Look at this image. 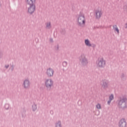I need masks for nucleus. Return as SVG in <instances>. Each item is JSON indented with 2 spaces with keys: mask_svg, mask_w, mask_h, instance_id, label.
Masks as SVG:
<instances>
[{
  "mask_svg": "<svg viewBox=\"0 0 127 127\" xmlns=\"http://www.w3.org/2000/svg\"><path fill=\"white\" fill-rule=\"evenodd\" d=\"M127 97L124 96L119 97L118 100L117 101V104L120 109L126 110V109H127Z\"/></svg>",
  "mask_w": 127,
  "mask_h": 127,
  "instance_id": "nucleus-1",
  "label": "nucleus"
},
{
  "mask_svg": "<svg viewBox=\"0 0 127 127\" xmlns=\"http://www.w3.org/2000/svg\"><path fill=\"white\" fill-rule=\"evenodd\" d=\"M77 24L80 27H84L86 25V18L84 14L80 13L77 18Z\"/></svg>",
  "mask_w": 127,
  "mask_h": 127,
  "instance_id": "nucleus-2",
  "label": "nucleus"
},
{
  "mask_svg": "<svg viewBox=\"0 0 127 127\" xmlns=\"http://www.w3.org/2000/svg\"><path fill=\"white\" fill-rule=\"evenodd\" d=\"M45 86L47 88V91H50L52 90L54 86L53 80L51 79H47L45 81Z\"/></svg>",
  "mask_w": 127,
  "mask_h": 127,
  "instance_id": "nucleus-3",
  "label": "nucleus"
},
{
  "mask_svg": "<svg viewBox=\"0 0 127 127\" xmlns=\"http://www.w3.org/2000/svg\"><path fill=\"white\" fill-rule=\"evenodd\" d=\"M96 65L98 68H105L106 66V60L104 58H99L96 61Z\"/></svg>",
  "mask_w": 127,
  "mask_h": 127,
  "instance_id": "nucleus-4",
  "label": "nucleus"
},
{
  "mask_svg": "<svg viewBox=\"0 0 127 127\" xmlns=\"http://www.w3.org/2000/svg\"><path fill=\"white\" fill-rule=\"evenodd\" d=\"M79 60L82 66H87L88 65V59H87L85 55L82 54L79 58Z\"/></svg>",
  "mask_w": 127,
  "mask_h": 127,
  "instance_id": "nucleus-5",
  "label": "nucleus"
},
{
  "mask_svg": "<svg viewBox=\"0 0 127 127\" xmlns=\"http://www.w3.org/2000/svg\"><path fill=\"white\" fill-rule=\"evenodd\" d=\"M31 85V83H30L29 79H26L23 81L22 87L25 89V90H28V89L30 88Z\"/></svg>",
  "mask_w": 127,
  "mask_h": 127,
  "instance_id": "nucleus-6",
  "label": "nucleus"
},
{
  "mask_svg": "<svg viewBox=\"0 0 127 127\" xmlns=\"http://www.w3.org/2000/svg\"><path fill=\"white\" fill-rule=\"evenodd\" d=\"M28 7L27 12L29 14H33L36 10V6L35 5H29Z\"/></svg>",
  "mask_w": 127,
  "mask_h": 127,
  "instance_id": "nucleus-7",
  "label": "nucleus"
},
{
  "mask_svg": "<svg viewBox=\"0 0 127 127\" xmlns=\"http://www.w3.org/2000/svg\"><path fill=\"white\" fill-rule=\"evenodd\" d=\"M46 74L48 77H53L54 75V69L51 67H49L46 69Z\"/></svg>",
  "mask_w": 127,
  "mask_h": 127,
  "instance_id": "nucleus-8",
  "label": "nucleus"
},
{
  "mask_svg": "<svg viewBox=\"0 0 127 127\" xmlns=\"http://www.w3.org/2000/svg\"><path fill=\"white\" fill-rule=\"evenodd\" d=\"M95 13L96 19H100L103 15V11L101 9H96L95 10Z\"/></svg>",
  "mask_w": 127,
  "mask_h": 127,
  "instance_id": "nucleus-9",
  "label": "nucleus"
},
{
  "mask_svg": "<svg viewBox=\"0 0 127 127\" xmlns=\"http://www.w3.org/2000/svg\"><path fill=\"white\" fill-rule=\"evenodd\" d=\"M119 127H127V120L126 119H121L118 123Z\"/></svg>",
  "mask_w": 127,
  "mask_h": 127,
  "instance_id": "nucleus-10",
  "label": "nucleus"
},
{
  "mask_svg": "<svg viewBox=\"0 0 127 127\" xmlns=\"http://www.w3.org/2000/svg\"><path fill=\"white\" fill-rule=\"evenodd\" d=\"M108 84H109V81L107 80L104 79L102 80L101 83L102 88L103 89H107V88H108Z\"/></svg>",
  "mask_w": 127,
  "mask_h": 127,
  "instance_id": "nucleus-11",
  "label": "nucleus"
},
{
  "mask_svg": "<svg viewBox=\"0 0 127 127\" xmlns=\"http://www.w3.org/2000/svg\"><path fill=\"white\" fill-rule=\"evenodd\" d=\"M26 1L28 5H35L36 0H26Z\"/></svg>",
  "mask_w": 127,
  "mask_h": 127,
  "instance_id": "nucleus-12",
  "label": "nucleus"
},
{
  "mask_svg": "<svg viewBox=\"0 0 127 127\" xmlns=\"http://www.w3.org/2000/svg\"><path fill=\"white\" fill-rule=\"evenodd\" d=\"M46 29H51L52 26L51 25V22L49 21L45 23Z\"/></svg>",
  "mask_w": 127,
  "mask_h": 127,
  "instance_id": "nucleus-13",
  "label": "nucleus"
},
{
  "mask_svg": "<svg viewBox=\"0 0 127 127\" xmlns=\"http://www.w3.org/2000/svg\"><path fill=\"white\" fill-rule=\"evenodd\" d=\"M55 127H62V123L60 120L58 121L55 124Z\"/></svg>",
  "mask_w": 127,
  "mask_h": 127,
  "instance_id": "nucleus-14",
  "label": "nucleus"
},
{
  "mask_svg": "<svg viewBox=\"0 0 127 127\" xmlns=\"http://www.w3.org/2000/svg\"><path fill=\"white\" fill-rule=\"evenodd\" d=\"M113 28L114 31L117 32V34H120V30H119V28H118L117 25H114Z\"/></svg>",
  "mask_w": 127,
  "mask_h": 127,
  "instance_id": "nucleus-15",
  "label": "nucleus"
},
{
  "mask_svg": "<svg viewBox=\"0 0 127 127\" xmlns=\"http://www.w3.org/2000/svg\"><path fill=\"white\" fill-rule=\"evenodd\" d=\"M37 110V105H36V104L34 103L32 105V111L33 112H36Z\"/></svg>",
  "mask_w": 127,
  "mask_h": 127,
  "instance_id": "nucleus-16",
  "label": "nucleus"
},
{
  "mask_svg": "<svg viewBox=\"0 0 127 127\" xmlns=\"http://www.w3.org/2000/svg\"><path fill=\"white\" fill-rule=\"evenodd\" d=\"M85 43L86 46H88V47H91V46H92V44L90 43V40H89V39L85 40Z\"/></svg>",
  "mask_w": 127,
  "mask_h": 127,
  "instance_id": "nucleus-17",
  "label": "nucleus"
},
{
  "mask_svg": "<svg viewBox=\"0 0 127 127\" xmlns=\"http://www.w3.org/2000/svg\"><path fill=\"white\" fill-rule=\"evenodd\" d=\"M67 65H68V63H67V62L66 61H64L62 63V66L63 67H64V68H66V67H67Z\"/></svg>",
  "mask_w": 127,
  "mask_h": 127,
  "instance_id": "nucleus-18",
  "label": "nucleus"
},
{
  "mask_svg": "<svg viewBox=\"0 0 127 127\" xmlns=\"http://www.w3.org/2000/svg\"><path fill=\"white\" fill-rule=\"evenodd\" d=\"M96 109H97L98 110H101V109H102L101 104L100 103H98L96 105Z\"/></svg>",
  "mask_w": 127,
  "mask_h": 127,
  "instance_id": "nucleus-19",
  "label": "nucleus"
},
{
  "mask_svg": "<svg viewBox=\"0 0 127 127\" xmlns=\"http://www.w3.org/2000/svg\"><path fill=\"white\" fill-rule=\"evenodd\" d=\"M4 108L5 109V110H9V104H5V105H4Z\"/></svg>",
  "mask_w": 127,
  "mask_h": 127,
  "instance_id": "nucleus-20",
  "label": "nucleus"
},
{
  "mask_svg": "<svg viewBox=\"0 0 127 127\" xmlns=\"http://www.w3.org/2000/svg\"><path fill=\"white\" fill-rule=\"evenodd\" d=\"M61 33L62 34H65V33H66V31H65V29H62L61 30Z\"/></svg>",
  "mask_w": 127,
  "mask_h": 127,
  "instance_id": "nucleus-21",
  "label": "nucleus"
},
{
  "mask_svg": "<svg viewBox=\"0 0 127 127\" xmlns=\"http://www.w3.org/2000/svg\"><path fill=\"white\" fill-rule=\"evenodd\" d=\"M109 100H110L111 101H113V100H114V94H111L109 96Z\"/></svg>",
  "mask_w": 127,
  "mask_h": 127,
  "instance_id": "nucleus-22",
  "label": "nucleus"
},
{
  "mask_svg": "<svg viewBox=\"0 0 127 127\" xmlns=\"http://www.w3.org/2000/svg\"><path fill=\"white\" fill-rule=\"evenodd\" d=\"M121 79H124L125 78V74L122 73L121 75Z\"/></svg>",
  "mask_w": 127,
  "mask_h": 127,
  "instance_id": "nucleus-23",
  "label": "nucleus"
},
{
  "mask_svg": "<svg viewBox=\"0 0 127 127\" xmlns=\"http://www.w3.org/2000/svg\"><path fill=\"white\" fill-rule=\"evenodd\" d=\"M111 102H112V100H110V99H109V100L107 101L108 105H111Z\"/></svg>",
  "mask_w": 127,
  "mask_h": 127,
  "instance_id": "nucleus-24",
  "label": "nucleus"
},
{
  "mask_svg": "<svg viewBox=\"0 0 127 127\" xmlns=\"http://www.w3.org/2000/svg\"><path fill=\"white\" fill-rule=\"evenodd\" d=\"M124 8L127 11V4L124 6Z\"/></svg>",
  "mask_w": 127,
  "mask_h": 127,
  "instance_id": "nucleus-25",
  "label": "nucleus"
},
{
  "mask_svg": "<svg viewBox=\"0 0 127 127\" xmlns=\"http://www.w3.org/2000/svg\"><path fill=\"white\" fill-rule=\"evenodd\" d=\"M14 70V65H11V71H13Z\"/></svg>",
  "mask_w": 127,
  "mask_h": 127,
  "instance_id": "nucleus-26",
  "label": "nucleus"
},
{
  "mask_svg": "<svg viewBox=\"0 0 127 127\" xmlns=\"http://www.w3.org/2000/svg\"><path fill=\"white\" fill-rule=\"evenodd\" d=\"M91 47H93V48H95L96 47V45L94 44H91Z\"/></svg>",
  "mask_w": 127,
  "mask_h": 127,
  "instance_id": "nucleus-27",
  "label": "nucleus"
},
{
  "mask_svg": "<svg viewBox=\"0 0 127 127\" xmlns=\"http://www.w3.org/2000/svg\"><path fill=\"white\" fill-rule=\"evenodd\" d=\"M50 114L52 115H53V114H54V112L53 111V110H51L50 111Z\"/></svg>",
  "mask_w": 127,
  "mask_h": 127,
  "instance_id": "nucleus-28",
  "label": "nucleus"
},
{
  "mask_svg": "<svg viewBox=\"0 0 127 127\" xmlns=\"http://www.w3.org/2000/svg\"><path fill=\"white\" fill-rule=\"evenodd\" d=\"M8 67H9V64L5 65V67L6 68V69H7L8 68Z\"/></svg>",
  "mask_w": 127,
  "mask_h": 127,
  "instance_id": "nucleus-29",
  "label": "nucleus"
},
{
  "mask_svg": "<svg viewBox=\"0 0 127 127\" xmlns=\"http://www.w3.org/2000/svg\"><path fill=\"white\" fill-rule=\"evenodd\" d=\"M50 41L51 42H53V39H51L50 40Z\"/></svg>",
  "mask_w": 127,
  "mask_h": 127,
  "instance_id": "nucleus-30",
  "label": "nucleus"
},
{
  "mask_svg": "<svg viewBox=\"0 0 127 127\" xmlns=\"http://www.w3.org/2000/svg\"><path fill=\"white\" fill-rule=\"evenodd\" d=\"M59 46L58 45L57 47V50H59Z\"/></svg>",
  "mask_w": 127,
  "mask_h": 127,
  "instance_id": "nucleus-31",
  "label": "nucleus"
},
{
  "mask_svg": "<svg viewBox=\"0 0 127 127\" xmlns=\"http://www.w3.org/2000/svg\"><path fill=\"white\" fill-rule=\"evenodd\" d=\"M62 70H63V72H65V69L63 68Z\"/></svg>",
  "mask_w": 127,
  "mask_h": 127,
  "instance_id": "nucleus-32",
  "label": "nucleus"
}]
</instances>
